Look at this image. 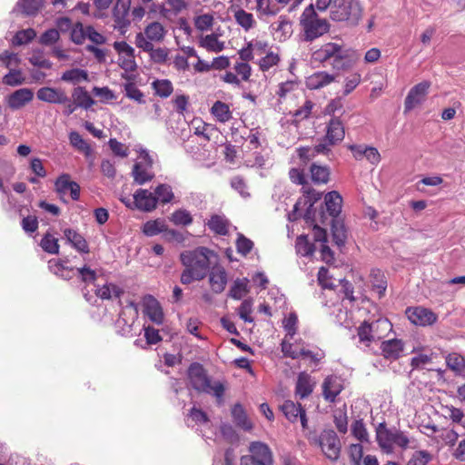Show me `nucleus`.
Here are the masks:
<instances>
[{
  "label": "nucleus",
  "instance_id": "nucleus-30",
  "mask_svg": "<svg viewBox=\"0 0 465 465\" xmlns=\"http://www.w3.org/2000/svg\"><path fill=\"white\" fill-rule=\"evenodd\" d=\"M61 80L72 84H77L82 82H88V72L80 68L66 70L62 74Z\"/></svg>",
  "mask_w": 465,
  "mask_h": 465
},
{
  "label": "nucleus",
  "instance_id": "nucleus-46",
  "mask_svg": "<svg viewBox=\"0 0 465 465\" xmlns=\"http://www.w3.org/2000/svg\"><path fill=\"white\" fill-rule=\"evenodd\" d=\"M299 358L309 359L312 363L317 365L325 356V353L321 349L309 350L302 346L298 351Z\"/></svg>",
  "mask_w": 465,
  "mask_h": 465
},
{
  "label": "nucleus",
  "instance_id": "nucleus-4",
  "mask_svg": "<svg viewBox=\"0 0 465 465\" xmlns=\"http://www.w3.org/2000/svg\"><path fill=\"white\" fill-rule=\"evenodd\" d=\"M300 22L306 41H312L329 31L327 20L318 16L313 5L304 9Z\"/></svg>",
  "mask_w": 465,
  "mask_h": 465
},
{
  "label": "nucleus",
  "instance_id": "nucleus-7",
  "mask_svg": "<svg viewBox=\"0 0 465 465\" xmlns=\"http://www.w3.org/2000/svg\"><path fill=\"white\" fill-rule=\"evenodd\" d=\"M348 57L343 47L336 43H327L312 54V59L319 63L332 60V66L337 69L344 67L343 60Z\"/></svg>",
  "mask_w": 465,
  "mask_h": 465
},
{
  "label": "nucleus",
  "instance_id": "nucleus-5",
  "mask_svg": "<svg viewBox=\"0 0 465 465\" xmlns=\"http://www.w3.org/2000/svg\"><path fill=\"white\" fill-rule=\"evenodd\" d=\"M362 15V7L359 0H334L331 5V18L333 21L348 22L355 25Z\"/></svg>",
  "mask_w": 465,
  "mask_h": 465
},
{
  "label": "nucleus",
  "instance_id": "nucleus-52",
  "mask_svg": "<svg viewBox=\"0 0 465 465\" xmlns=\"http://www.w3.org/2000/svg\"><path fill=\"white\" fill-rule=\"evenodd\" d=\"M43 250L51 254H57L59 252V244L56 238L46 233L41 240L40 243Z\"/></svg>",
  "mask_w": 465,
  "mask_h": 465
},
{
  "label": "nucleus",
  "instance_id": "nucleus-36",
  "mask_svg": "<svg viewBox=\"0 0 465 465\" xmlns=\"http://www.w3.org/2000/svg\"><path fill=\"white\" fill-rule=\"evenodd\" d=\"M281 410L287 420L295 422L303 408L300 403L296 404L292 401H285L281 406Z\"/></svg>",
  "mask_w": 465,
  "mask_h": 465
},
{
  "label": "nucleus",
  "instance_id": "nucleus-22",
  "mask_svg": "<svg viewBox=\"0 0 465 465\" xmlns=\"http://www.w3.org/2000/svg\"><path fill=\"white\" fill-rule=\"evenodd\" d=\"M231 12L233 15V18L236 24L241 26L245 32L250 31L256 25V21L252 13L246 12L240 6H231Z\"/></svg>",
  "mask_w": 465,
  "mask_h": 465
},
{
  "label": "nucleus",
  "instance_id": "nucleus-47",
  "mask_svg": "<svg viewBox=\"0 0 465 465\" xmlns=\"http://www.w3.org/2000/svg\"><path fill=\"white\" fill-rule=\"evenodd\" d=\"M247 282L245 278L235 280L229 292V296L234 300L242 299L248 292Z\"/></svg>",
  "mask_w": 465,
  "mask_h": 465
},
{
  "label": "nucleus",
  "instance_id": "nucleus-20",
  "mask_svg": "<svg viewBox=\"0 0 465 465\" xmlns=\"http://www.w3.org/2000/svg\"><path fill=\"white\" fill-rule=\"evenodd\" d=\"M144 313L154 323L160 325L163 322V313L158 301L152 295L143 299Z\"/></svg>",
  "mask_w": 465,
  "mask_h": 465
},
{
  "label": "nucleus",
  "instance_id": "nucleus-58",
  "mask_svg": "<svg viewBox=\"0 0 465 465\" xmlns=\"http://www.w3.org/2000/svg\"><path fill=\"white\" fill-rule=\"evenodd\" d=\"M352 435L360 441H368L369 434L362 420H355L351 425Z\"/></svg>",
  "mask_w": 465,
  "mask_h": 465
},
{
  "label": "nucleus",
  "instance_id": "nucleus-12",
  "mask_svg": "<svg viewBox=\"0 0 465 465\" xmlns=\"http://www.w3.org/2000/svg\"><path fill=\"white\" fill-rule=\"evenodd\" d=\"M406 313L413 324L420 326L431 325L438 318L431 310L423 307L408 308Z\"/></svg>",
  "mask_w": 465,
  "mask_h": 465
},
{
  "label": "nucleus",
  "instance_id": "nucleus-35",
  "mask_svg": "<svg viewBox=\"0 0 465 465\" xmlns=\"http://www.w3.org/2000/svg\"><path fill=\"white\" fill-rule=\"evenodd\" d=\"M446 364L456 374L460 375L465 372V357L459 353H450L446 357Z\"/></svg>",
  "mask_w": 465,
  "mask_h": 465
},
{
  "label": "nucleus",
  "instance_id": "nucleus-55",
  "mask_svg": "<svg viewBox=\"0 0 465 465\" xmlns=\"http://www.w3.org/2000/svg\"><path fill=\"white\" fill-rule=\"evenodd\" d=\"M17 5L27 15H35L42 6V0H20Z\"/></svg>",
  "mask_w": 465,
  "mask_h": 465
},
{
  "label": "nucleus",
  "instance_id": "nucleus-10",
  "mask_svg": "<svg viewBox=\"0 0 465 465\" xmlns=\"http://www.w3.org/2000/svg\"><path fill=\"white\" fill-rule=\"evenodd\" d=\"M207 275H209V283L212 291L214 293L223 292L228 282L227 272L224 267L219 264L217 261L211 266Z\"/></svg>",
  "mask_w": 465,
  "mask_h": 465
},
{
  "label": "nucleus",
  "instance_id": "nucleus-42",
  "mask_svg": "<svg viewBox=\"0 0 465 465\" xmlns=\"http://www.w3.org/2000/svg\"><path fill=\"white\" fill-rule=\"evenodd\" d=\"M153 194L157 199V203L160 202L163 204L171 203L174 197L172 187L166 183L158 185L154 189Z\"/></svg>",
  "mask_w": 465,
  "mask_h": 465
},
{
  "label": "nucleus",
  "instance_id": "nucleus-16",
  "mask_svg": "<svg viewBox=\"0 0 465 465\" xmlns=\"http://www.w3.org/2000/svg\"><path fill=\"white\" fill-rule=\"evenodd\" d=\"M131 6V0H116L114 7L113 15L116 27L122 32L125 31L130 25V21L127 18Z\"/></svg>",
  "mask_w": 465,
  "mask_h": 465
},
{
  "label": "nucleus",
  "instance_id": "nucleus-21",
  "mask_svg": "<svg viewBox=\"0 0 465 465\" xmlns=\"http://www.w3.org/2000/svg\"><path fill=\"white\" fill-rule=\"evenodd\" d=\"M344 126L339 118L333 117L327 125L325 140L330 144H337L344 139Z\"/></svg>",
  "mask_w": 465,
  "mask_h": 465
},
{
  "label": "nucleus",
  "instance_id": "nucleus-51",
  "mask_svg": "<svg viewBox=\"0 0 465 465\" xmlns=\"http://www.w3.org/2000/svg\"><path fill=\"white\" fill-rule=\"evenodd\" d=\"M29 62L34 66L45 69H50L53 65L52 62L45 57L42 50H35L29 58Z\"/></svg>",
  "mask_w": 465,
  "mask_h": 465
},
{
  "label": "nucleus",
  "instance_id": "nucleus-19",
  "mask_svg": "<svg viewBox=\"0 0 465 465\" xmlns=\"http://www.w3.org/2000/svg\"><path fill=\"white\" fill-rule=\"evenodd\" d=\"M34 98V93L30 88H21L12 93L7 97V104L12 110H18L30 103Z\"/></svg>",
  "mask_w": 465,
  "mask_h": 465
},
{
  "label": "nucleus",
  "instance_id": "nucleus-27",
  "mask_svg": "<svg viewBox=\"0 0 465 465\" xmlns=\"http://www.w3.org/2000/svg\"><path fill=\"white\" fill-rule=\"evenodd\" d=\"M313 391V383L311 376L306 372H301L298 375L295 393L301 399L308 397Z\"/></svg>",
  "mask_w": 465,
  "mask_h": 465
},
{
  "label": "nucleus",
  "instance_id": "nucleus-54",
  "mask_svg": "<svg viewBox=\"0 0 465 465\" xmlns=\"http://www.w3.org/2000/svg\"><path fill=\"white\" fill-rule=\"evenodd\" d=\"M36 36L34 29L28 28L25 30L18 31L13 38L14 45H22L29 43Z\"/></svg>",
  "mask_w": 465,
  "mask_h": 465
},
{
  "label": "nucleus",
  "instance_id": "nucleus-57",
  "mask_svg": "<svg viewBox=\"0 0 465 465\" xmlns=\"http://www.w3.org/2000/svg\"><path fill=\"white\" fill-rule=\"evenodd\" d=\"M171 221L175 225L186 226L193 223V218L188 211L180 209L172 214Z\"/></svg>",
  "mask_w": 465,
  "mask_h": 465
},
{
  "label": "nucleus",
  "instance_id": "nucleus-37",
  "mask_svg": "<svg viewBox=\"0 0 465 465\" xmlns=\"http://www.w3.org/2000/svg\"><path fill=\"white\" fill-rule=\"evenodd\" d=\"M210 230L220 235H226L228 233V221L220 215H213L208 222Z\"/></svg>",
  "mask_w": 465,
  "mask_h": 465
},
{
  "label": "nucleus",
  "instance_id": "nucleus-24",
  "mask_svg": "<svg viewBox=\"0 0 465 465\" xmlns=\"http://www.w3.org/2000/svg\"><path fill=\"white\" fill-rule=\"evenodd\" d=\"M324 203L329 215L332 217V220L336 219L341 212L342 198L341 194L336 191H331L325 195Z\"/></svg>",
  "mask_w": 465,
  "mask_h": 465
},
{
  "label": "nucleus",
  "instance_id": "nucleus-11",
  "mask_svg": "<svg viewBox=\"0 0 465 465\" xmlns=\"http://www.w3.org/2000/svg\"><path fill=\"white\" fill-rule=\"evenodd\" d=\"M55 192L63 200L68 193L74 201H77L80 197V186L77 183L71 181L68 174L60 175L54 183Z\"/></svg>",
  "mask_w": 465,
  "mask_h": 465
},
{
  "label": "nucleus",
  "instance_id": "nucleus-23",
  "mask_svg": "<svg viewBox=\"0 0 465 465\" xmlns=\"http://www.w3.org/2000/svg\"><path fill=\"white\" fill-rule=\"evenodd\" d=\"M342 391V385L335 376H328L322 383V394L329 402H334L336 397Z\"/></svg>",
  "mask_w": 465,
  "mask_h": 465
},
{
  "label": "nucleus",
  "instance_id": "nucleus-31",
  "mask_svg": "<svg viewBox=\"0 0 465 465\" xmlns=\"http://www.w3.org/2000/svg\"><path fill=\"white\" fill-rule=\"evenodd\" d=\"M72 97L76 106L82 107L84 109H89L94 104V101L89 93L81 86L75 87L73 90Z\"/></svg>",
  "mask_w": 465,
  "mask_h": 465
},
{
  "label": "nucleus",
  "instance_id": "nucleus-28",
  "mask_svg": "<svg viewBox=\"0 0 465 465\" xmlns=\"http://www.w3.org/2000/svg\"><path fill=\"white\" fill-rule=\"evenodd\" d=\"M122 77L125 79L127 82L124 84V89L125 92V95L132 100H134L138 104H144V95L137 88L136 84L134 83L133 76L128 74H123Z\"/></svg>",
  "mask_w": 465,
  "mask_h": 465
},
{
  "label": "nucleus",
  "instance_id": "nucleus-40",
  "mask_svg": "<svg viewBox=\"0 0 465 465\" xmlns=\"http://www.w3.org/2000/svg\"><path fill=\"white\" fill-rule=\"evenodd\" d=\"M331 232L334 242L338 246H343L347 239L344 224L335 219L331 221Z\"/></svg>",
  "mask_w": 465,
  "mask_h": 465
},
{
  "label": "nucleus",
  "instance_id": "nucleus-2",
  "mask_svg": "<svg viewBox=\"0 0 465 465\" xmlns=\"http://www.w3.org/2000/svg\"><path fill=\"white\" fill-rule=\"evenodd\" d=\"M188 379L195 391L215 397L218 404L223 402L224 384L220 381H213L201 363L193 362L189 366Z\"/></svg>",
  "mask_w": 465,
  "mask_h": 465
},
{
  "label": "nucleus",
  "instance_id": "nucleus-49",
  "mask_svg": "<svg viewBox=\"0 0 465 465\" xmlns=\"http://www.w3.org/2000/svg\"><path fill=\"white\" fill-rule=\"evenodd\" d=\"M230 184L233 190H235L242 198L248 199L251 197V193L248 191V185L245 180L242 176H233Z\"/></svg>",
  "mask_w": 465,
  "mask_h": 465
},
{
  "label": "nucleus",
  "instance_id": "nucleus-8",
  "mask_svg": "<svg viewBox=\"0 0 465 465\" xmlns=\"http://www.w3.org/2000/svg\"><path fill=\"white\" fill-rule=\"evenodd\" d=\"M430 87V81H422L411 88L404 101L405 111H411L423 103L426 99Z\"/></svg>",
  "mask_w": 465,
  "mask_h": 465
},
{
  "label": "nucleus",
  "instance_id": "nucleus-18",
  "mask_svg": "<svg viewBox=\"0 0 465 465\" xmlns=\"http://www.w3.org/2000/svg\"><path fill=\"white\" fill-rule=\"evenodd\" d=\"M250 457L252 459L262 460L266 465H272V452L269 446L262 441H252L249 446Z\"/></svg>",
  "mask_w": 465,
  "mask_h": 465
},
{
  "label": "nucleus",
  "instance_id": "nucleus-32",
  "mask_svg": "<svg viewBox=\"0 0 465 465\" xmlns=\"http://www.w3.org/2000/svg\"><path fill=\"white\" fill-rule=\"evenodd\" d=\"M132 175L134 180L138 184H144L153 178V173L151 172L150 167L143 164L142 163H135Z\"/></svg>",
  "mask_w": 465,
  "mask_h": 465
},
{
  "label": "nucleus",
  "instance_id": "nucleus-41",
  "mask_svg": "<svg viewBox=\"0 0 465 465\" xmlns=\"http://www.w3.org/2000/svg\"><path fill=\"white\" fill-rule=\"evenodd\" d=\"M69 141L72 146L79 152L84 153L86 156H89L92 153L90 145L82 138L78 132H71L69 134Z\"/></svg>",
  "mask_w": 465,
  "mask_h": 465
},
{
  "label": "nucleus",
  "instance_id": "nucleus-26",
  "mask_svg": "<svg viewBox=\"0 0 465 465\" xmlns=\"http://www.w3.org/2000/svg\"><path fill=\"white\" fill-rule=\"evenodd\" d=\"M64 237L67 242L78 252L83 253L89 252V246L86 240L76 231L73 229H65L64 231Z\"/></svg>",
  "mask_w": 465,
  "mask_h": 465
},
{
  "label": "nucleus",
  "instance_id": "nucleus-13",
  "mask_svg": "<svg viewBox=\"0 0 465 465\" xmlns=\"http://www.w3.org/2000/svg\"><path fill=\"white\" fill-rule=\"evenodd\" d=\"M381 327L383 329H391V325L387 319H380L372 323L363 322L358 328V336L361 342L369 346L370 342L375 339L374 330Z\"/></svg>",
  "mask_w": 465,
  "mask_h": 465
},
{
  "label": "nucleus",
  "instance_id": "nucleus-38",
  "mask_svg": "<svg viewBox=\"0 0 465 465\" xmlns=\"http://www.w3.org/2000/svg\"><path fill=\"white\" fill-rule=\"evenodd\" d=\"M152 87L155 94L162 98H167L173 91V84L170 80H155L152 83Z\"/></svg>",
  "mask_w": 465,
  "mask_h": 465
},
{
  "label": "nucleus",
  "instance_id": "nucleus-43",
  "mask_svg": "<svg viewBox=\"0 0 465 465\" xmlns=\"http://www.w3.org/2000/svg\"><path fill=\"white\" fill-rule=\"evenodd\" d=\"M310 171L312 180L315 183H327V182L329 181L330 171L327 167L313 163L311 166Z\"/></svg>",
  "mask_w": 465,
  "mask_h": 465
},
{
  "label": "nucleus",
  "instance_id": "nucleus-63",
  "mask_svg": "<svg viewBox=\"0 0 465 465\" xmlns=\"http://www.w3.org/2000/svg\"><path fill=\"white\" fill-rule=\"evenodd\" d=\"M349 457L351 465H361L363 448L361 444H351L349 448Z\"/></svg>",
  "mask_w": 465,
  "mask_h": 465
},
{
  "label": "nucleus",
  "instance_id": "nucleus-6",
  "mask_svg": "<svg viewBox=\"0 0 465 465\" xmlns=\"http://www.w3.org/2000/svg\"><path fill=\"white\" fill-rule=\"evenodd\" d=\"M376 439L379 446L386 451H391L393 445L405 449L410 442L402 431L388 429L384 423L379 424L376 430Z\"/></svg>",
  "mask_w": 465,
  "mask_h": 465
},
{
  "label": "nucleus",
  "instance_id": "nucleus-33",
  "mask_svg": "<svg viewBox=\"0 0 465 465\" xmlns=\"http://www.w3.org/2000/svg\"><path fill=\"white\" fill-rule=\"evenodd\" d=\"M232 416L235 424L244 430H251L252 424L249 420L243 407L240 403H236L232 409Z\"/></svg>",
  "mask_w": 465,
  "mask_h": 465
},
{
  "label": "nucleus",
  "instance_id": "nucleus-29",
  "mask_svg": "<svg viewBox=\"0 0 465 465\" xmlns=\"http://www.w3.org/2000/svg\"><path fill=\"white\" fill-rule=\"evenodd\" d=\"M143 34L153 42L161 43L166 35V29L159 22H152L144 28Z\"/></svg>",
  "mask_w": 465,
  "mask_h": 465
},
{
  "label": "nucleus",
  "instance_id": "nucleus-14",
  "mask_svg": "<svg viewBox=\"0 0 465 465\" xmlns=\"http://www.w3.org/2000/svg\"><path fill=\"white\" fill-rule=\"evenodd\" d=\"M37 99L49 104H66L69 102V97L65 92L61 88L54 87H41L36 93Z\"/></svg>",
  "mask_w": 465,
  "mask_h": 465
},
{
  "label": "nucleus",
  "instance_id": "nucleus-15",
  "mask_svg": "<svg viewBox=\"0 0 465 465\" xmlns=\"http://www.w3.org/2000/svg\"><path fill=\"white\" fill-rule=\"evenodd\" d=\"M134 207L143 212H152L157 206L153 193L146 189H138L134 193Z\"/></svg>",
  "mask_w": 465,
  "mask_h": 465
},
{
  "label": "nucleus",
  "instance_id": "nucleus-45",
  "mask_svg": "<svg viewBox=\"0 0 465 465\" xmlns=\"http://www.w3.org/2000/svg\"><path fill=\"white\" fill-rule=\"evenodd\" d=\"M201 45L216 53L223 51L224 48L223 42L219 41L218 36L214 34L205 35L201 41Z\"/></svg>",
  "mask_w": 465,
  "mask_h": 465
},
{
  "label": "nucleus",
  "instance_id": "nucleus-56",
  "mask_svg": "<svg viewBox=\"0 0 465 465\" xmlns=\"http://www.w3.org/2000/svg\"><path fill=\"white\" fill-rule=\"evenodd\" d=\"M297 323L298 317L296 313L291 312L284 320H283V327L286 331L285 338H289L290 340L293 339L296 331H297Z\"/></svg>",
  "mask_w": 465,
  "mask_h": 465
},
{
  "label": "nucleus",
  "instance_id": "nucleus-59",
  "mask_svg": "<svg viewBox=\"0 0 465 465\" xmlns=\"http://www.w3.org/2000/svg\"><path fill=\"white\" fill-rule=\"evenodd\" d=\"M25 77L20 70L12 69L4 76V83L10 86H16L24 84Z\"/></svg>",
  "mask_w": 465,
  "mask_h": 465
},
{
  "label": "nucleus",
  "instance_id": "nucleus-44",
  "mask_svg": "<svg viewBox=\"0 0 465 465\" xmlns=\"http://www.w3.org/2000/svg\"><path fill=\"white\" fill-rule=\"evenodd\" d=\"M371 283L375 290H377L380 296H382L387 288V282L384 274L378 269H372L370 274Z\"/></svg>",
  "mask_w": 465,
  "mask_h": 465
},
{
  "label": "nucleus",
  "instance_id": "nucleus-48",
  "mask_svg": "<svg viewBox=\"0 0 465 465\" xmlns=\"http://www.w3.org/2000/svg\"><path fill=\"white\" fill-rule=\"evenodd\" d=\"M296 250L302 256H311L314 252L315 247L309 242L306 235H300L296 239Z\"/></svg>",
  "mask_w": 465,
  "mask_h": 465
},
{
  "label": "nucleus",
  "instance_id": "nucleus-39",
  "mask_svg": "<svg viewBox=\"0 0 465 465\" xmlns=\"http://www.w3.org/2000/svg\"><path fill=\"white\" fill-rule=\"evenodd\" d=\"M95 294L101 299H111L112 297H119L123 291L113 283H106L103 286H96Z\"/></svg>",
  "mask_w": 465,
  "mask_h": 465
},
{
  "label": "nucleus",
  "instance_id": "nucleus-1",
  "mask_svg": "<svg viewBox=\"0 0 465 465\" xmlns=\"http://www.w3.org/2000/svg\"><path fill=\"white\" fill-rule=\"evenodd\" d=\"M182 264L185 267L182 272L180 281L183 284H190L194 281L203 280L211 268L219 258L212 250L198 247L194 250L184 251L180 254Z\"/></svg>",
  "mask_w": 465,
  "mask_h": 465
},
{
  "label": "nucleus",
  "instance_id": "nucleus-25",
  "mask_svg": "<svg viewBox=\"0 0 465 465\" xmlns=\"http://www.w3.org/2000/svg\"><path fill=\"white\" fill-rule=\"evenodd\" d=\"M334 76L326 72H316L306 78V86L311 90L322 88L333 82Z\"/></svg>",
  "mask_w": 465,
  "mask_h": 465
},
{
  "label": "nucleus",
  "instance_id": "nucleus-60",
  "mask_svg": "<svg viewBox=\"0 0 465 465\" xmlns=\"http://www.w3.org/2000/svg\"><path fill=\"white\" fill-rule=\"evenodd\" d=\"M252 312V300L245 299L238 309V314L241 319L246 322H252L253 318L251 317Z\"/></svg>",
  "mask_w": 465,
  "mask_h": 465
},
{
  "label": "nucleus",
  "instance_id": "nucleus-3",
  "mask_svg": "<svg viewBox=\"0 0 465 465\" xmlns=\"http://www.w3.org/2000/svg\"><path fill=\"white\" fill-rule=\"evenodd\" d=\"M306 438L311 445L321 448L324 456L332 462L340 459L341 442L337 433L332 429H324L319 436L314 432H308Z\"/></svg>",
  "mask_w": 465,
  "mask_h": 465
},
{
  "label": "nucleus",
  "instance_id": "nucleus-62",
  "mask_svg": "<svg viewBox=\"0 0 465 465\" xmlns=\"http://www.w3.org/2000/svg\"><path fill=\"white\" fill-rule=\"evenodd\" d=\"M256 9L266 15H273L279 11V8L272 4V0H256Z\"/></svg>",
  "mask_w": 465,
  "mask_h": 465
},
{
  "label": "nucleus",
  "instance_id": "nucleus-17",
  "mask_svg": "<svg viewBox=\"0 0 465 465\" xmlns=\"http://www.w3.org/2000/svg\"><path fill=\"white\" fill-rule=\"evenodd\" d=\"M381 355L388 361H393L402 356L404 343L400 339L383 341L380 346Z\"/></svg>",
  "mask_w": 465,
  "mask_h": 465
},
{
  "label": "nucleus",
  "instance_id": "nucleus-53",
  "mask_svg": "<svg viewBox=\"0 0 465 465\" xmlns=\"http://www.w3.org/2000/svg\"><path fill=\"white\" fill-rule=\"evenodd\" d=\"M280 61L279 54L274 52H268L259 61V67L262 71L265 72L271 69L272 66L277 65Z\"/></svg>",
  "mask_w": 465,
  "mask_h": 465
},
{
  "label": "nucleus",
  "instance_id": "nucleus-50",
  "mask_svg": "<svg viewBox=\"0 0 465 465\" xmlns=\"http://www.w3.org/2000/svg\"><path fill=\"white\" fill-rule=\"evenodd\" d=\"M87 38V26L84 27L80 22L74 25L71 29V40L76 45H82Z\"/></svg>",
  "mask_w": 465,
  "mask_h": 465
},
{
  "label": "nucleus",
  "instance_id": "nucleus-61",
  "mask_svg": "<svg viewBox=\"0 0 465 465\" xmlns=\"http://www.w3.org/2000/svg\"><path fill=\"white\" fill-rule=\"evenodd\" d=\"M163 227L164 224L161 221H149L144 223L143 232L147 236H153L162 232L163 231Z\"/></svg>",
  "mask_w": 465,
  "mask_h": 465
},
{
  "label": "nucleus",
  "instance_id": "nucleus-9",
  "mask_svg": "<svg viewBox=\"0 0 465 465\" xmlns=\"http://www.w3.org/2000/svg\"><path fill=\"white\" fill-rule=\"evenodd\" d=\"M114 48L120 55L119 65L121 68L125 72L134 71L137 67L134 49L124 41L114 42Z\"/></svg>",
  "mask_w": 465,
  "mask_h": 465
},
{
  "label": "nucleus",
  "instance_id": "nucleus-34",
  "mask_svg": "<svg viewBox=\"0 0 465 465\" xmlns=\"http://www.w3.org/2000/svg\"><path fill=\"white\" fill-rule=\"evenodd\" d=\"M211 114L220 123H226L232 117L229 105L222 101H216L213 104Z\"/></svg>",
  "mask_w": 465,
  "mask_h": 465
},
{
  "label": "nucleus",
  "instance_id": "nucleus-64",
  "mask_svg": "<svg viewBox=\"0 0 465 465\" xmlns=\"http://www.w3.org/2000/svg\"><path fill=\"white\" fill-rule=\"evenodd\" d=\"M430 459V454L425 450L415 451L407 465H426Z\"/></svg>",
  "mask_w": 465,
  "mask_h": 465
}]
</instances>
